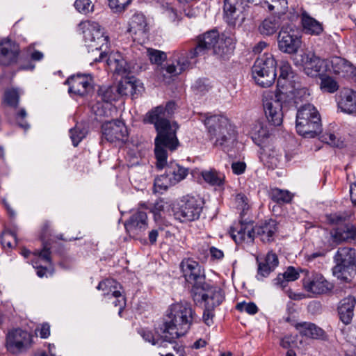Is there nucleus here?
I'll list each match as a JSON object with an SVG mask.
<instances>
[{
    "label": "nucleus",
    "mask_w": 356,
    "mask_h": 356,
    "mask_svg": "<svg viewBox=\"0 0 356 356\" xmlns=\"http://www.w3.org/2000/svg\"><path fill=\"white\" fill-rule=\"evenodd\" d=\"M237 209L241 211V218H243L249 210L250 206L247 197L242 193L237 194L235 198Z\"/></svg>",
    "instance_id": "nucleus-47"
},
{
    "label": "nucleus",
    "mask_w": 356,
    "mask_h": 356,
    "mask_svg": "<svg viewBox=\"0 0 356 356\" xmlns=\"http://www.w3.org/2000/svg\"><path fill=\"white\" fill-rule=\"evenodd\" d=\"M172 55L173 60L172 63L168 64L165 70L170 75L177 76L182 73L189 66L190 63L188 60L189 58L188 56L187 58L185 57L186 52L175 51ZM188 55V54H187Z\"/></svg>",
    "instance_id": "nucleus-28"
},
{
    "label": "nucleus",
    "mask_w": 356,
    "mask_h": 356,
    "mask_svg": "<svg viewBox=\"0 0 356 356\" xmlns=\"http://www.w3.org/2000/svg\"><path fill=\"white\" fill-rule=\"evenodd\" d=\"M257 262L258 268L256 277L258 280H263L264 278L268 277L279 265L278 257L273 251H269L261 261L257 258Z\"/></svg>",
    "instance_id": "nucleus-24"
},
{
    "label": "nucleus",
    "mask_w": 356,
    "mask_h": 356,
    "mask_svg": "<svg viewBox=\"0 0 356 356\" xmlns=\"http://www.w3.org/2000/svg\"><path fill=\"white\" fill-rule=\"evenodd\" d=\"M42 339H47L50 335V325L47 323H43L35 329V333L38 334Z\"/></svg>",
    "instance_id": "nucleus-59"
},
{
    "label": "nucleus",
    "mask_w": 356,
    "mask_h": 356,
    "mask_svg": "<svg viewBox=\"0 0 356 356\" xmlns=\"http://www.w3.org/2000/svg\"><path fill=\"white\" fill-rule=\"evenodd\" d=\"M65 83L69 86L70 94L80 97L87 95L92 88V77L87 74L72 75L65 81Z\"/></svg>",
    "instance_id": "nucleus-18"
},
{
    "label": "nucleus",
    "mask_w": 356,
    "mask_h": 356,
    "mask_svg": "<svg viewBox=\"0 0 356 356\" xmlns=\"http://www.w3.org/2000/svg\"><path fill=\"white\" fill-rule=\"evenodd\" d=\"M254 235H257L263 243H269L274 241V236L277 230L275 220L270 219L253 226Z\"/></svg>",
    "instance_id": "nucleus-26"
},
{
    "label": "nucleus",
    "mask_w": 356,
    "mask_h": 356,
    "mask_svg": "<svg viewBox=\"0 0 356 356\" xmlns=\"http://www.w3.org/2000/svg\"><path fill=\"white\" fill-rule=\"evenodd\" d=\"M347 217L346 215L334 213L330 216V221L332 224H340L345 222Z\"/></svg>",
    "instance_id": "nucleus-63"
},
{
    "label": "nucleus",
    "mask_w": 356,
    "mask_h": 356,
    "mask_svg": "<svg viewBox=\"0 0 356 356\" xmlns=\"http://www.w3.org/2000/svg\"><path fill=\"white\" fill-rule=\"evenodd\" d=\"M294 327L301 335L307 337L321 339L325 334L323 329L309 322L298 323L294 324Z\"/></svg>",
    "instance_id": "nucleus-35"
},
{
    "label": "nucleus",
    "mask_w": 356,
    "mask_h": 356,
    "mask_svg": "<svg viewBox=\"0 0 356 356\" xmlns=\"http://www.w3.org/2000/svg\"><path fill=\"white\" fill-rule=\"evenodd\" d=\"M175 109L176 104L172 101L167 102L165 106H163V111L168 118H170L172 117Z\"/></svg>",
    "instance_id": "nucleus-62"
},
{
    "label": "nucleus",
    "mask_w": 356,
    "mask_h": 356,
    "mask_svg": "<svg viewBox=\"0 0 356 356\" xmlns=\"http://www.w3.org/2000/svg\"><path fill=\"white\" fill-rule=\"evenodd\" d=\"M114 298H116V300L115 301H113V303L115 307H119V314L120 315L123 309L125 307V305H126L125 298L122 295L121 293H120V296L114 297Z\"/></svg>",
    "instance_id": "nucleus-64"
},
{
    "label": "nucleus",
    "mask_w": 356,
    "mask_h": 356,
    "mask_svg": "<svg viewBox=\"0 0 356 356\" xmlns=\"http://www.w3.org/2000/svg\"><path fill=\"white\" fill-rule=\"evenodd\" d=\"M277 44L281 51L292 54L298 51L301 44V40L293 32L282 29L277 36Z\"/></svg>",
    "instance_id": "nucleus-20"
},
{
    "label": "nucleus",
    "mask_w": 356,
    "mask_h": 356,
    "mask_svg": "<svg viewBox=\"0 0 356 356\" xmlns=\"http://www.w3.org/2000/svg\"><path fill=\"white\" fill-rule=\"evenodd\" d=\"M97 289L104 291L103 295L108 296V298L112 297L120 296L121 286L113 279H106L99 283Z\"/></svg>",
    "instance_id": "nucleus-40"
},
{
    "label": "nucleus",
    "mask_w": 356,
    "mask_h": 356,
    "mask_svg": "<svg viewBox=\"0 0 356 356\" xmlns=\"http://www.w3.org/2000/svg\"><path fill=\"white\" fill-rule=\"evenodd\" d=\"M301 22L305 33L319 35L323 31L322 24L306 12L301 14Z\"/></svg>",
    "instance_id": "nucleus-36"
},
{
    "label": "nucleus",
    "mask_w": 356,
    "mask_h": 356,
    "mask_svg": "<svg viewBox=\"0 0 356 356\" xmlns=\"http://www.w3.org/2000/svg\"><path fill=\"white\" fill-rule=\"evenodd\" d=\"M246 168V164L242 161L233 162L232 163V170L235 175L243 174Z\"/></svg>",
    "instance_id": "nucleus-61"
},
{
    "label": "nucleus",
    "mask_w": 356,
    "mask_h": 356,
    "mask_svg": "<svg viewBox=\"0 0 356 356\" xmlns=\"http://www.w3.org/2000/svg\"><path fill=\"white\" fill-rule=\"evenodd\" d=\"M27 113L24 108H21L19 112L16 114V121L18 126L25 131L28 130L30 128V125L28 122L24 121L25 118L26 117Z\"/></svg>",
    "instance_id": "nucleus-56"
},
{
    "label": "nucleus",
    "mask_w": 356,
    "mask_h": 356,
    "mask_svg": "<svg viewBox=\"0 0 356 356\" xmlns=\"http://www.w3.org/2000/svg\"><path fill=\"white\" fill-rule=\"evenodd\" d=\"M165 165V172L154 180V187L165 191L170 186H175L184 180L188 174V168H184L175 162H170L167 164L166 161L163 166ZM156 167L159 168L157 160ZM159 169H162V168H159Z\"/></svg>",
    "instance_id": "nucleus-9"
},
{
    "label": "nucleus",
    "mask_w": 356,
    "mask_h": 356,
    "mask_svg": "<svg viewBox=\"0 0 356 356\" xmlns=\"http://www.w3.org/2000/svg\"><path fill=\"white\" fill-rule=\"evenodd\" d=\"M19 51V45L11 40L0 41V65L10 66L15 64L18 60Z\"/></svg>",
    "instance_id": "nucleus-19"
},
{
    "label": "nucleus",
    "mask_w": 356,
    "mask_h": 356,
    "mask_svg": "<svg viewBox=\"0 0 356 356\" xmlns=\"http://www.w3.org/2000/svg\"><path fill=\"white\" fill-rule=\"evenodd\" d=\"M321 140L330 146L342 148L344 146L343 140L337 139L334 134L326 133L321 137Z\"/></svg>",
    "instance_id": "nucleus-51"
},
{
    "label": "nucleus",
    "mask_w": 356,
    "mask_h": 356,
    "mask_svg": "<svg viewBox=\"0 0 356 356\" xmlns=\"http://www.w3.org/2000/svg\"><path fill=\"white\" fill-rule=\"evenodd\" d=\"M32 334L22 329H13L6 336L7 350L13 354H19L29 349L32 343Z\"/></svg>",
    "instance_id": "nucleus-12"
},
{
    "label": "nucleus",
    "mask_w": 356,
    "mask_h": 356,
    "mask_svg": "<svg viewBox=\"0 0 356 356\" xmlns=\"http://www.w3.org/2000/svg\"><path fill=\"white\" fill-rule=\"evenodd\" d=\"M180 268L186 281L192 285L191 294L207 283L205 275L200 264L191 259H185Z\"/></svg>",
    "instance_id": "nucleus-11"
},
{
    "label": "nucleus",
    "mask_w": 356,
    "mask_h": 356,
    "mask_svg": "<svg viewBox=\"0 0 356 356\" xmlns=\"http://www.w3.org/2000/svg\"><path fill=\"white\" fill-rule=\"evenodd\" d=\"M108 1L110 8L114 13H121L131 3V0H108Z\"/></svg>",
    "instance_id": "nucleus-52"
},
{
    "label": "nucleus",
    "mask_w": 356,
    "mask_h": 356,
    "mask_svg": "<svg viewBox=\"0 0 356 356\" xmlns=\"http://www.w3.org/2000/svg\"><path fill=\"white\" fill-rule=\"evenodd\" d=\"M204 124L213 145L224 152L230 151L236 143V132L229 120L220 115L207 116Z\"/></svg>",
    "instance_id": "nucleus-4"
},
{
    "label": "nucleus",
    "mask_w": 356,
    "mask_h": 356,
    "mask_svg": "<svg viewBox=\"0 0 356 356\" xmlns=\"http://www.w3.org/2000/svg\"><path fill=\"white\" fill-rule=\"evenodd\" d=\"M161 326L155 327L154 333L152 331L141 328L138 330V333L146 341L151 343L154 346H158L159 347H166L168 343L172 344L174 342L172 340H166L165 336L167 333H159Z\"/></svg>",
    "instance_id": "nucleus-31"
},
{
    "label": "nucleus",
    "mask_w": 356,
    "mask_h": 356,
    "mask_svg": "<svg viewBox=\"0 0 356 356\" xmlns=\"http://www.w3.org/2000/svg\"><path fill=\"white\" fill-rule=\"evenodd\" d=\"M296 128L298 134L305 138H315L321 133V116L314 105L305 104L298 109Z\"/></svg>",
    "instance_id": "nucleus-5"
},
{
    "label": "nucleus",
    "mask_w": 356,
    "mask_h": 356,
    "mask_svg": "<svg viewBox=\"0 0 356 356\" xmlns=\"http://www.w3.org/2000/svg\"><path fill=\"white\" fill-rule=\"evenodd\" d=\"M333 275L337 279L350 282L356 275V250L350 247L339 248L334 257Z\"/></svg>",
    "instance_id": "nucleus-6"
},
{
    "label": "nucleus",
    "mask_w": 356,
    "mask_h": 356,
    "mask_svg": "<svg viewBox=\"0 0 356 356\" xmlns=\"http://www.w3.org/2000/svg\"><path fill=\"white\" fill-rule=\"evenodd\" d=\"M300 65L305 73L312 77L322 76L327 69V62L316 56L313 52H304L300 55Z\"/></svg>",
    "instance_id": "nucleus-17"
},
{
    "label": "nucleus",
    "mask_w": 356,
    "mask_h": 356,
    "mask_svg": "<svg viewBox=\"0 0 356 356\" xmlns=\"http://www.w3.org/2000/svg\"><path fill=\"white\" fill-rule=\"evenodd\" d=\"M321 88L328 92L332 93L338 90L337 83L330 76H321Z\"/></svg>",
    "instance_id": "nucleus-48"
},
{
    "label": "nucleus",
    "mask_w": 356,
    "mask_h": 356,
    "mask_svg": "<svg viewBox=\"0 0 356 356\" xmlns=\"http://www.w3.org/2000/svg\"><path fill=\"white\" fill-rule=\"evenodd\" d=\"M98 96L104 102L110 103L119 99V93L114 85L111 86H101L98 90Z\"/></svg>",
    "instance_id": "nucleus-42"
},
{
    "label": "nucleus",
    "mask_w": 356,
    "mask_h": 356,
    "mask_svg": "<svg viewBox=\"0 0 356 356\" xmlns=\"http://www.w3.org/2000/svg\"><path fill=\"white\" fill-rule=\"evenodd\" d=\"M240 0H224L223 17L225 21L231 26H236L241 17L238 6Z\"/></svg>",
    "instance_id": "nucleus-32"
},
{
    "label": "nucleus",
    "mask_w": 356,
    "mask_h": 356,
    "mask_svg": "<svg viewBox=\"0 0 356 356\" xmlns=\"http://www.w3.org/2000/svg\"><path fill=\"white\" fill-rule=\"evenodd\" d=\"M331 237L337 245L352 241L356 243V227L350 224L337 227L331 232Z\"/></svg>",
    "instance_id": "nucleus-27"
},
{
    "label": "nucleus",
    "mask_w": 356,
    "mask_h": 356,
    "mask_svg": "<svg viewBox=\"0 0 356 356\" xmlns=\"http://www.w3.org/2000/svg\"><path fill=\"white\" fill-rule=\"evenodd\" d=\"M140 82L136 80L134 76L128 79H124L121 81L118 85H114L115 89L118 90L119 97L123 95H128L130 94L134 98L136 97L138 92H140L142 86Z\"/></svg>",
    "instance_id": "nucleus-33"
},
{
    "label": "nucleus",
    "mask_w": 356,
    "mask_h": 356,
    "mask_svg": "<svg viewBox=\"0 0 356 356\" xmlns=\"http://www.w3.org/2000/svg\"><path fill=\"white\" fill-rule=\"evenodd\" d=\"M252 139L259 147L273 143V138L268 129L261 123L254 125L252 132Z\"/></svg>",
    "instance_id": "nucleus-34"
},
{
    "label": "nucleus",
    "mask_w": 356,
    "mask_h": 356,
    "mask_svg": "<svg viewBox=\"0 0 356 356\" xmlns=\"http://www.w3.org/2000/svg\"><path fill=\"white\" fill-rule=\"evenodd\" d=\"M194 301L200 300L205 303L204 306L210 308L218 307L225 300L223 291L218 286H213L209 283L204 284L193 294Z\"/></svg>",
    "instance_id": "nucleus-14"
},
{
    "label": "nucleus",
    "mask_w": 356,
    "mask_h": 356,
    "mask_svg": "<svg viewBox=\"0 0 356 356\" xmlns=\"http://www.w3.org/2000/svg\"><path fill=\"white\" fill-rule=\"evenodd\" d=\"M145 123L154 125L156 136L154 139V154L158 161L159 168H163L168 158L167 150L173 152L179 145L177 137L179 126L177 122L171 123L163 111V106H158L148 111L143 120Z\"/></svg>",
    "instance_id": "nucleus-2"
},
{
    "label": "nucleus",
    "mask_w": 356,
    "mask_h": 356,
    "mask_svg": "<svg viewBox=\"0 0 356 356\" xmlns=\"http://www.w3.org/2000/svg\"><path fill=\"white\" fill-rule=\"evenodd\" d=\"M333 74L341 77L349 78L356 81V68L347 60L335 56L330 61Z\"/></svg>",
    "instance_id": "nucleus-22"
},
{
    "label": "nucleus",
    "mask_w": 356,
    "mask_h": 356,
    "mask_svg": "<svg viewBox=\"0 0 356 356\" xmlns=\"http://www.w3.org/2000/svg\"><path fill=\"white\" fill-rule=\"evenodd\" d=\"M356 299L353 296H348L340 301L338 307V314L340 320L346 325L352 321Z\"/></svg>",
    "instance_id": "nucleus-30"
},
{
    "label": "nucleus",
    "mask_w": 356,
    "mask_h": 356,
    "mask_svg": "<svg viewBox=\"0 0 356 356\" xmlns=\"http://www.w3.org/2000/svg\"><path fill=\"white\" fill-rule=\"evenodd\" d=\"M214 309L215 308H210L207 306H205L203 316H202V320L204 323L208 325L211 326L213 324V317L215 316L214 314Z\"/></svg>",
    "instance_id": "nucleus-57"
},
{
    "label": "nucleus",
    "mask_w": 356,
    "mask_h": 356,
    "mask_svg": "<svg viewBox=\"0 0 356 356\" xmlns=\"http://www.w3.org/2000/svg\"><path fill=\"white\" fill-rule=\"evenodd\" d=\"M70 138L73 145L76 147L79 143L86 137L87 130L81 126L76 125L75 127L70 130Z\"/></svg>",
    "instance_id": "nucleus-45"
},
{
    "label": "nucleus",
    "mask_w": 356,
    "mask_h": 356,
    "mask_svg": "<svg viewBox=\"0 0 356 356\" xmlns=\"http://www.w3.org/2000/svg\"><path fill=\"white\" fill-rule=\"evenodd\" d=\"M304 289L315 295L327 294L334 289V284L327 281L322 274L311 272L307 273L302 280Z\"/></svg>",
    "instance_id": "nucleus-15"
},
{
    "label": "nucleus",
    "mask_w": 356,
    "mask_h": 356,
    "mask_svg": "<svg viewBox=\"0 0 356 356\" xmlns=\"http://www.w3.org/2000/svg\"><path fill=\"white\" fill-rule=\"evenodd\" d=\"M218 43V32L216 30L207 31L202 36L199 38L197 45L189 51L188 57L191 59L194 58L196 56L204 54L207 50L211 49H213V51L216 54L223 56L225 52L223 49L222 52L220 51V45L217 46Z\"/></svg>",
    "instance_id": "nucleus-13"
},
{
    "label": "nucleus",
    "mask_w": 356,
    "mask_h": 356,
    "mask_svg": "<svg viewBox=\"0 0 356 356\" xmlns=\"http://www.w3.org/2000/svg\"><path fill=\"white\" fill-rule=\"evenodd\" d=\"M271 199L278 203L284 204L289 203L292 200V194L288 191L274 188L271 191Z\"/></svg>",
    "instance_id": "nucleus-43"
},
{
    "label": "nucleus",
    "mask_w": 356,
    "mask_h": 356,
    "mask_svg": "<svg viewBox=\"0 0 356 356\" xmlns=\"http://www.w3.org/2000/svg\"><path fill=\"white\" fill-rule=\"evenodd\" d=\"M299 277V273L293 267L289 266L286 268L284 273H280L275 279L273 280L274 285L284 289L289 282H293L298 280Z\"/></svg>",
    "instance_id": "nucleus-38"
},
{
    "label": "nucleus",
    "mask_w": 356,
    "mask_h": 356,
    "mask_svg": "<svg viewBox=\"0 0 356 356\" xmlns=\"http://www.w3.org/2000/svg\"><path fill=\"white\" fill-rule=\"evenodd\" d=\"M201 175L204 181L212 186L222 187L225 184V175L216 169L202 170Z\"/></svg>",
    "instance_id": "nucleus-39"
},
{
    "label": "nucleus",
    "mask_w": 356,
    "mask_h": 356,
    "mask_svg": "<svg viewBox=\"0 0 356 356\" xmlns=\"http://www.w3.org/2000/svg\"><path fill=\"white\" fill-rule=\"evenodd\" d=\"M259 157L265 165L274 168L280 164L282 154L275 148L273 143H271L260 147Z\"/></svg>",
    "instance_id": "nucleus-23"
},
{
    "label": "nucleus",
    "mask_w": 356,
    "mask_h": 356,
    "mask_svg": "<svg viewBox=\"0 0 356 356\" xmlns=\"http://www.w3.org/2000/svg\"><path fill=\"white\" fill-rule=\"evenodd\" d=\"M230 235L236 243L246 241L251 243L254 238L253 225L251 221L241 219L237 227H231Z\"/></svg>",
    "instance_id": "nucleus-21"
},
{
    "label": "nucleus",
    "mask_w": 356,
    "mask_h": 356,
    "mask_svg": "<svg viewBox=\"0 0 356 356\" xmlns=\"http://www.w3.org/2000/svg\"><path fill=\"white\" fill-rule=\"evenodd\" d=\"M83 38L87 46L93 49L100 51L99 58H95L94 61H102L106 57V49L108 47V37L104 35L98 24L90 25L83 31Z\"/></svg>",
    "instance_id": "nucleus-10"
},
{
    "label": "nucleus",
    "mask_w": 356,
    "mask_h": 356,
    "mask_svg": "<svg viewBox=\"0 0 356 356\" xmlns=\"http://www.w3.org/2000/svg\"><path fill=\"white\" fill-rule=\"evenodd\" d=\"M264 4L267 6L269 11L277 10L280 11L286 8V0H265Z\"/></svg>",
    "instance_id": "nucleus-54"
},
{
    "label": "nucleus",
    "mask_w": 356,
    "mask_h": 356,
    "mask_svg": "<svg viewBox=\"0 0 356 356\" xmlns=\"http://www.w3.org/2000/svg\"><path fill=\"white\" fill-rule=\"evenodd\" d=\"M102 139L109 143L126 142L128 139V129L122 120H115L104 122L102 125Z\"/></svg>",
    "instance_id": "nucleus-16"
},
{
    "label": "nucleus",
    "mask_w": 356,
    "mask_h": 356,
    "mask_svg": "<svg viewBox=\"0 0 356 356\" xmlns=\"http://www.w3.org/2000/svg\"><path fill=\"white\" fill-rule=\"evenodd\" d=\"M3 101L6 105L13 108H17L19 101V95L17 90L10 89L4 92Z\"/></svg>",
    "instance_id": "nucleus-46"
},
{
    "label": "nucleus",
    "mask_w": 356,
    "mask_h": 356,
    "mask_svg": "<svg viewBox=\"0 0 356 356\" xmlns=\"http://www.w3.org/2000/svg\"><path fill=\"white\" fill-rule=\"evenodd\" d=\"M338 106L348 114H356V92L348 88L343 89L339 95Z\"/></svg>",
    "instance_id": "nucleus-29"
},
{
    "label": "nucleus",
    "mask_w": 356,
    "mask_h": 356,
    "mask_svg": "<svg viewBox=\"0 0 356 356\" xmlns=\"http://www.w3.org/2000/svg\"><path fill=\"white\" fill-rule=\"evenodd\" d=\"M147 22L145 15L141 13H135L130 19L128 31L135 35L147 32Z\"/></svg>",
    "instance_id": "nucleus-37"
},
{
    "label": "nucleus",
    "mask_w": 356,
    "mask_h": 356,
    "mask_svg": "<svg viewBox=\"0 0 356 356\" xmlns=\"http://www.w3.org/2000/svg\"><path fill=\"white\" fill-rule=\"evenodd\" d=\"M75 8L83 14H88L93 11V6H91L90 0H76L74 2Z\"/></svg>",
    "instance_id": "nucleus-55"
},
{
    "label": "nucleus",
    "mask_w": 356,
    "mask_h": 356,
    "mask_svg": "<svg viewBox=\"0 0 356 356\" xmlns=\"http://www.w3.org/2000/svg\"><path fill=\"white\" fill-rule=\"evenodd\" d=\"M51 246L50 243L47 241L42 242V250H36L34 252V255L38 257L44 261L50 264L51 262Z\"/></svg>",
    "instance_id": "nucleus-50"
},
{
    "label": "nucleus",
    "mask_w": 356,
    "mask_h": 356,
    "mask_svg": "<svg viewBox=\"0 0 356 356\" xmlns=\"http://www.w3.org/2000/svg\"><path fill=\"white\" fill-rule=\"evenodd\" d=\"M125 229L130 235L138 234L147 227V216L146 212L138 209L124 223Z\"/></svg>",
    "instance_id": "nucleus-25"
},
{
    "label": "nucleus",
    "mask_w": 356,
    "mask_h": 356,
    "mask_svg": "<svg viewBox=\"0 0 356 356\" xmlns=\"http://www.w3.org/2000/svg\"><path fill=\"white\" fill-rule=\"evenodd\" d=\"M293 72L287 61H282L280 65V76L277 79V90L270 99H264L263 106L266 117L273 126L282 123L283 109L297 106L296 94H301L302 90L296 86Z\"/></svg>",
    "instance_id": "nucleus-1"
},
{
    "label": "nucleus",
    "mask_w": 356,
    "mask_h": 356,
    "mask_svg": "<svg viewBox=\"0 0 356 356\" xmlns=\"http://www.w3.org/2000/svg\"><path fill=\"white\" fill-rule=\"evenodd\" d=\"M108 65L117 74L124 76L129 72V68L127 61L118 56V58H111L109 57L107 60Z\"/></svg>",
    "instance_id": "nucleus-41"
},
{
    "label": "nucleus",
    "mask_w": 356,
    "mask_h": 356,
    "mask_svg": "<svg viewBox=\"0 0 356 356\" xmlns=\"http://www.w3.org/2000/svg\"><path fill=\"white\" fill-rule=\"evenodd\" d=\"M164 232V229L163 227H158L157 229H152L148 234V239L149 243L151 245H154L156 243L157 238L160 234H162Z\"/></svg>",
    "instance_id": "nucleus-60"
},
{
    "label": "nucleus",
    "mask_w": 356,
    "mask_h": 356,
    "mask_svg": "<svg viewBox=\"0 0 356 356\" xmlns=\"http://www.w3.org/2000/svg\"><path fill=\"white\" fill-rule=\"evenodd\" d=\"M236 308L240 312H245L248 314L254 315L258 312V307L254 302H242L236 305Z\"/></svg>",
    "instance_id": "nucleus-53"
},
{
    "label": "nucleus",
    "mask_w": 356,
    "mask_h": 356,
    "mask_svg": "<svg viewBox=\"0 0 356 356\" xmlns=\"http://www.w3.org/2000/svg\"><path fill=\"white\" fill-rule=\"evenodd\" d=\"M147 56L152 63L156 64L158 65H161L167 58L165 52L154 49H147Z\"/></svg>",
    "instance_id": "nucleus-49"
},
{
    "label": "nucleus",
    "mask_w": 356,
    "mask_h": 356,
    "mask_svg": "<svg viewBox=\"0 0 356 356\" xmlns=\"http://www.w3.org/2000/svg\"><path fill=\"white\" fill-rule=\"evenodd\" d=\"M207 82H208L207 80L198 79L195 83L193 88L197 92H200V93H204V92L209 91V90L211 88L209 84Z\"/></svg>",
    "instance_id": "nucleus-58"
},
{
    "label": "nucleus",
    "mask_w": 356,
    "mask_h": 356,
    "mask_svg": "<svg viewBox=\"0 0 356 356\" xmlns=\"http://www.w3.org/2000/svg\"><path fill=\"white\" fill-rule=\"evenodd\" d=\"M195 319V312L191 305L180 302L171 305L169 312L163 319L159 333H167L166 340H175L186 334Z\"/></svg>",
    "instance_id": "nucleus-3"
},
{
    "label": "nucleus",
    "mask_w": 356,
    "mask_h": 356,
    "mask_svg": "<svg viewBox=\"0 0 356 356\" xmlns=\"http://www.w3.org/2000/svg\"><path fill=\"white\" fill-rule=\"evenodd\" d=\"M204 202L195 196L186 195L174 209L175 218L183 223L197 220L202 211Z\"/></svg>",
    "instance_id": "nucleus-8"
},
{
    "label": "nucleus",
    "mask_w": 356,
    "mask_h": 356,
    "mask_svg": "<svg viewBox=\"0 0 356 356\" xmlns=\"http://www.w3.org/2000/svg\"><path fill=\"white\" fill-rule=\"evenodd\" d=\"M276 65L271 54H264L258 58L252 68V78L257 84L263 88L272 86L277 76Z\"/></svg>",
    "instance_id": "nucleus-7"
},
{
    "label": "nucleus",
    "mask_w": 356,
    "mask_h": 356,
    "mask_svg": "<svg viewBox=\"0 0 356 356\" xmlns=\"http://www.w3.org/2000/svg\"><path fill=\"white\" fill-rule=\"evenodd\" d=\"M279 26L275 19H266L263 21L259 27L261 34L264 35H271L278 29Z\"/></svg>",
    "instance_id": "nucleus-44"
}]
</instances>
